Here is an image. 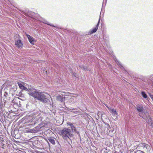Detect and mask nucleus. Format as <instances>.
I'll return each instance as SVG.
<instances>
[{
    "instance_id": "aec40b11",
    "label": "nucleus",
    "mask_w": 153,
    "mask_h": 153,
    "mask_svg": "<svg viewBox=\"0 0 153 153\" xmlns=\"http://www.w3.org/2000/svg\"><path fill=\"white\" fill-rule=\"evenodd\" d=\"M38 112L37 114H36V115H37V116L39 115L42 113L41 111H40V110H39V111H38Z\"/></svg>"
},
{
    "instance_id": "9b49d317",
    "label": "nucleus",
    "mask_w": 153,
    "mask_h": 153,
    "mask_svg": "<svg viewBox=\"0 0 153 153\" xmlns=\"http://www.w3.org/2000/svg\"><path fill=\"white\" fill-rule=\"evenodd\" d=\"M141 95L145 99L147 98V96L146 93L144 91L141 92Z\"/></svg>"
},
{
    "instance_id": "dca6fc26",
    "label": "nucleus",
    "mask_w": 153,
    "mask_h": 153,
    "mask_svg": "<svg viewBox=\"0 0 153 153\" xmlns=\"http://www.w3.org/2000/svg\"><path fill=\"white\" fill-rule=\"evenodd\" d=\"M69 126H70L71 128V131L73 130L74 128H75V127L74 126V125L72 123H69L68 124Z\"/></svg>"
},
{
    "instance_id": "b1692460",
    "label": "nucleus",
    "mask_w": 153,
    "mask_h": 153,
    "mask_svg": "<svg viewBox=\"0 0 153 153\" xmlns=\"http://www.w3.org/2000/svg\"><path fill=\"white\" fill-rule=\"evenodd\" d=\"M73 130L76 133H78V131L76 130V128H74Z\"/></svg>"
},
{
    "instance_id": "20e7f679",
    "label": "nucleus",
    "mask_w": 153,
    "mask_h": 153,
    "mask_svg": "<svg viewBox=\"0 0 153 153\" xmlns=\"http://www.w3.org/2000/svg\"><path fill=\"white\" fill-rule=\"evenodd\" d=\"M143 117H142L146 120V121H148L149 122L151 123L152 120L149 113L144 111L143 114Z\"/></svg>"
},
{
    "instance_id": "a878e982",
    "label": "nucleus",
    "mask_w": 153,
    "mask_h": 153,
    "mask_svg": "<svg viewBox=\"0 0 153 153\" xmlns=\"http://www.w3.org/2000/svg\"><path fill=\"white\" fill-rule=\"evenodd\" d=\"M105 106H106V107H107V108H108L109 109H111V108H109V107H108V105H107L106 104L105 105Z\"/></svg>"
},
{
    "instance_id": "393cba45",
    "label": "nucleus",
    "mask_w": 153,
    "mask_h": 153,
    "mask_svg": "<svg viewBox=\"0 0 153 153\" xmlns=\"http://www.w3.org/2000/svg\"><path fill=\"white\" fill-rule=\"evenodd\" d=\"M0 106H1V108L2 107V106H3V105H2V101H0Z\"/></svg>"
},
{
    "instance_id": "39448f33",
    "label": "nucleus",
    "mask_w": 153,
    "mask_h": 153,
    "mask_svg": "<svg viewBox=\"0 0 153 153\" xmlns=\"http://www.w3.org/2000/svg\"><path fill=\"white\" fill-rule=\"evenodd\" d=\"M15 45L18 48H22L23 44L20 39H18L15 41Z\"/></svg>"
},
{
    "instance_id": "f257e3e1",
    "label": "nucleus",
    "mask_w": 153,
    "mask_h": 153,
    "mask_svg": "<svg viewBox=\"0 0 153 153\" xmlns=\"http://www.w3.org/2000/svg\"><path fill=\"white\" fill-rule=\"evenodd\" d=\"M60 134L64 140L67 141L69 144H70L68 142V140L69 139L71 141V137L73 135L70 128H65L63 129L62 131H60Z\"/></svg>"
},
{
    "instance_id": "6e6552de",
    "label": "nucleus",
    "mask_w": 153,
    "mask_h": 153,
    "mask_svg": "<svg viewBox=\"0 0 153 153\" xmlns=\"http://www.w3.org/2000/svg\"><path fill=\"white\" fill-rule=\"evenodd\" d=\"M24 90H25L26 91L29 92V94L31 96V95L30 94L31 93H32V92H33L34 93V92H35V90L36 89H31L30 88H27L26 87H25V88L23 89Z\"/></svg>"
},
{
    "instance_id": "6ab92c4d",
    "label": "nucleus",
    "mask_w": 153,
    "mask_h": 153,
    "mask_svg": "<svg viewBox=\"0 0 153 153\" xmlns=\"http://www.w3.org/2000/svg\"><path fill=\"white\" fill-rule=\"evenodd\" d=\"M117 63L118 64H119V66L121 68H123V67L122 66V65L121 64H120V62L118 61V60H117Z\"/></svg>"
},
{
    "instance_id": "cd10ccee",
    "label": "nucleus",
    "mask_w": 153,
    "mask_h": 153,
    "mask_svg": "<svg viewBox=\"0 0 153 153\" xmlns=\"http://www.w3.org/2000/svg\"><path fill=\"white\" fill-rule=\"evenodd\" d=\"M39 119H40V120H42V118H39Z\"/></svg>"
},
{
    "instance_id": "1a4fd4ad",
    "label": "nucleus",
    "mask_w": 153,
    "mask_h": 153,
    "mask_svg": "<svg viewBox=\"0 0 153 153\" xmlns=\"http://www.w3.org/2000/svg\"><path fill=\"white\" fill-rule=\"evenodd\" d=\"M100 19L98 21V22L97 24L96 27L91 31V33H95L97 30L98 27L100 22Z\"/></svg>"
},
{
    "instance_id": "bb28decb",
    "label": "nucleus",
    "mask_w": 153,
    "mask_h": 153,
    "mask_svg": "<svg viewBox=\"0 0 153 153\" xmlns=\"http://www.w3.org/2000/svg\"><path fill=\"white\" fill-rule=\"evenodd\" d=\"M151 126L153 128V122L151 123Z\"/></svg>"
},
{
    "instance_id": "4468645a",
    "label": "nucleus",
    "mask_w": 153,
    "mask_h": 153,
    "mask_svg": "<svg viewBox=\"0 0 153 153\" xmlns=\"http://www.w3.org/2000/svg\"><path fill=\"white\" fill-rule=\"evenodd\" d=\"M48 140L51 143L53 144H54L55 143V141L53 139L51 138L48 139Z\"/></svg>"
},
{
    "instance_id": "9d476101",
    "label": "nucleus",
    "mask_w": 153,
    "mask_h": 153,
    "mask_svg": "<svg viewBox=\"0 0 153 153\" xmlns=\"http://www.w3.org/2000/svg\"><path fill=\"white\" fill-rule=\"evenodd\" d=\"M57 99L59 101L63 102L65 100V97H63L60 95H58L57 96Z\"/></svg>"
},
{
    "instance_id": "a211bd4d",
    "label": "nucleus",
    "mask_w": 153,
    "mask_h": 153,
    "mask_svg": "<svg viewBox=\"0 0 153 153\" xmlns=\"http://www.w3.org/2000/svg\"><path fill=\"white\" fill-rule=\"evenodd\" d=\"M107 129L108 130H107V133H109L110 132V130H109V129L110 128V127L109 126V125H108L107 126Z\"/></svg>"
},
{
    "instance_id": "412c9836",
    "label": "nucleus",
    "mask_w": 153,
    "mask_h": 153,
    "mask_svg": "<svg viewBox=\"0 0 153 153\" xmlns=\"http://www.w3.org/2000/svg\"><path fill=\"white\" fill-rule=\"evenodd\" d=\"M48 23V22H47V21L45 22V23L46 24H47V25H50V26H52L53 27H55V26H54L53 25H52L50 24H49Z\"/></svg>"
},
{
    "instance_id": "0eeeda50",
    "label": "nucleus",
    "mask_w": 153,
    "mask_h": 153,
    "mask_svg": "<svg viewBox=\"0 0 153 153\" xmlns=\"http://www.w3.org/2000/svg\"><path fill=\"white\" fill-rule=\"evenodd\" d=\"M26 35L30 43L32 44H34V42H35L34 38L28 34H26Z\"/></svg>"
},
{
    "instance_id": "f03ea898",
    "label": "nucleus",
    "mask_w": 153,
    "mask_h": 153,
    "mask_svg": "<svg viewBox=\"0 0 153 153\" xmlns=\"http://www.w3.org/2000/svg\"><path fill=\"white\" fill-rule=\"evenodd\" d=\"M31 96L36 99L37 100H40L45 102H47L48 100L47 98L46 95L42 93L38 92L36 90L35 92L30 93Z\"/></svg>"
},
{
    "instance_id": "2eb2a0df",
    "label": "nucleus",
    "mask_w": 153,
    "mask_h": 153,
    "mask_svg": "<svg viewBox=\"0 0 153 153\" xmlns=\"http://www.w3.org/2000/svg\"><path fill=\"white\" fill-rule=\"evenodd\" d=\"M111 113H112L113 115H115L117 114V112L116 110L113 109H111Z\"/></svg>"
},
{
    "instance_id": "4be33fe9",
    "label": "nucleus",
    "mask_w": 153,
    "mask_h": 153,
    "mask_svg": "<svg viewBox=\"0 0 153 153\" xmlns=\"http://www.w3.org/2000/svg\"><path fill=\"white\" fill-rule=\"evenodd\" d=\"M149 96L151 99L153 100V95L151 94H149Z\"/></svg>"
},
{
    "instance_id": "7ed1b4c3",
    "label": "nucleus",
    "mask_w": 153,
    "mask_h": 153,
    "mask_svg": "<svg viewBox=\"0 0 153 153\" xmlns=\"http://www.w3.org/2000/svg\"><path fill=\"white\" fill-rule=\"evenodd\" d=\"M135 108L139 112V115L140 117H143V114L144 112V108L142 105H136Z\"/></svg>"
},
{
    "instance_id": "423d86ee",
    "label": "nucleus",
    "mask_w": 153,
    "mask_h": 153,
    "mask_svg": "<svg viewBox=\"0 0 153 153\" xmlns=\"http://www.w3.org/2000/svg\"><path fill=\"white\" fill-rule=\"evenodd\" d=\"M46 125V124L45 123H40L38 126L35 128V129L37 131H40L41 130V128L42 127H45Z\"/></svg>"
},
{
    "instance_id": "ddd939ff",
    "label": "nucleus",
    "mask_w": 153,
    "mask_h": 153,
    "mask_svg": "<svg viewBox=\"0 0 153 153\" xmlns=\"http://www.w3.org/2000/svg\"><path fill=\"white\" fill-rule=\"evenodd\" d=\"M80 68L82 69L83 70L85 71H86L87 70V67L86 66H85L82 65H80L79 66Z\"/></svg>"
},
{
    "instance_id": "5701e85b",
    "label": "nucleus",
    "mask_w": 153,
    "mask_h": 153,
    "mask_svg": "<svg viewBox=\"0 0 153 153\" xmlns=\"http://www.w3.org/2000/svg\"><path fill=\"white\" fill-rule=\"evenodd\" d=\"M5 147V145L4 144H3L2 145V148H3V149H4Z\"/></svg>"
},
{
    "instance_id": "f3484780",
    "label": "nucleus",
    "mask_w": 153,
    "mask_h": 153,
    "mask_svg": "<svg viewBox=\"0 0 153 153\" xmlns=\"http://www.w3.org/2000/svg\"><path fill=\"white\" fill-rule=\"evenodd\" d=\"M144 148H146V149L148 148L149 146L148 145H146L145 144H142Z\"/></svg>"
},
{
    "instance_id": "f8f14e48",
    "label": "nucleus",
    "mask_w": 153,
    "mask_h": 153,
    "mask_svg": "<svg viewBox=\"0 0 153 153\" xmlns=\"http://www.w3.org/2000/svg\"><path fill=\"white\" fill-rule=\"evenodd\" d=\"M18 84L20 89L23 90L25 88V86L20 82H18Z\"/></svg>"
}]
</instances>
